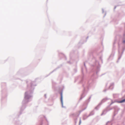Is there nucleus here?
Wrapping results in <instances>:
<instances>
[{
	"label": "nucleus",
	"instance_id": "1",
	"mask_svg": "<svg viewBox=\"0 0 125 125\" xmlns=\"http://www.w3.org/2000/svg\"><path fill=\"white\" fill-rule=\"evenodd\" d=\"M61 102L62 103V94H61Z\"/></svg>",
	"mask_w": 125,
	"mask_h": 125
},
{
	"label": "nucleus",
	"instance_id": "2",
	"mask_svg": "<svg viewBox=\"0 0 125 125\" xmlns=\"http://www.w3.org/2000/svg\"><path fill=\"white\" fill-rule=\"evenodd\" d=\"M125 102V99H124L120 101L119 102L120 103H122L124 102Z\"/></svg>",
	"mask_w": 125,
	"mask_h": 125
}]
</instances>
